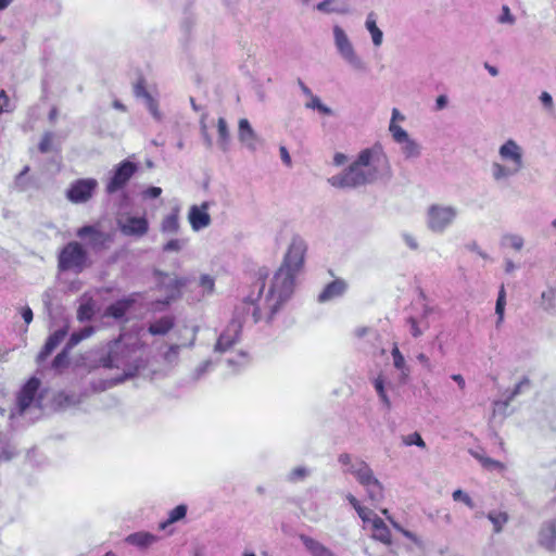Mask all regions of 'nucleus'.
Here are the masks:
<instances>
[{
    "instance_id": "1",
    "label": "nucleus",
    "mask_w": 556,
    "mask_h": 556,
    "mask_svg": "<svg viewBox=\"0 0 556 556\" xmlns=\"http://www.w3.org/2000/svg\"><path fill=\"white\" fill-rule=\"evenodd\" d=\"M306 251V242L300 237H293L264 299L262 294L269 273L265 267L257 270V280L254 283L256 294L252 292L236 307L233 318L219 334L214 352L220 354L228 353L240 342L242 319L245 315H251L254 324L263 319L267 324L273 321L282 304L291 298L294 291L295 280L304 268Z\"/></svg>"
},
{
    "instance_id": "2",
    "label": "nucleus",
    "mask_w": 556,
    "mask_h": 556,
    "mask_svg": "<svg viewBox=\"0 0 556 556\" xmlns=\"http://www.w3.org/2000/svg\"><path fill=\"white\" fill-rule=\"evenodd\" d=\"M99 363L104 368L122 369L125 377L131 378L140 368L146 367L147 359L142 344H126L118 339L109 344L106 355Z\"/></svg>"
},
{
    "instance_id": "3",
    "label": "nucleus",
    "mask_w": 556,
    "mask_h": 556,
    "mask_svg": "<svg viewBox=\"0 0 556 556\" xmlns=\"http://www.w3.org/2000/svg\"><path fill=\"white\" fill-rule=\"evenodd\" d=\"M498 157L501 162H493L491 165V175L496 182L507 181L525 167L523 149L514 139L500 146Z\"/></svg>"
},
{
    "instance_id": "4",
    "label": "nucleus",
    "mask_w": 556,
    "mask_h": 556,
    "mask_svg": "<svg viewBox=\"0 0 556 556\" xmlns=\"http://www.w3.org/2000/svg\"><path fill=\"white\" fill-rule=\"evenodd\" d=\"M370 150H363L357 159L341 174L334 175L328 179V182L337 188H357L367 184H372L370 174L362 173V165H370Z\"/></svg>"
},
{
    "instance_id": "5",
    "label": "nucleus",
    "mask_w": 556,
    "mask_h": 556,
    "mask_svg": "<svg viewBox=\"0 0 556 556\" xmlns=\"http://www.w3.org/2000/svg\"><path fill=\"white\" fill-rule=\"evenodd\" d=\"M458 210L453 205L431 204L426 212V225L434 233H443L456 219Z\"/></svg>"
},
{
    "instance_id": "6",
    "label": "nucleus",
    "mask_w": 556,
    "mask_h": 556,
    "mask_svg": "<svg viewBox=\"0 0 556 556\" xmlns=\"http://www.w3.org/2000/svg\"><path fill=\"white\" fill-rule=\"evenodd\" d=\"M334 46L340 56L355 71L366 72L365 61L356 53L350 38L342 27L334 25L332 28Z\"/></svg>"
},
{
    "instance_id": "7",
    "label": "nucleus",
    "mask_w": 556,
    "mask_h": 556,
    "mask_svg": "<svg viewBox=\"0 0 556 556\" xmlns=\"http://www.w3.org/2000/svg\"><path fill=\"white\" fill-rule=\"evenodd\" d=\"M88 253L84 247L76 241L68 242L60 252L59 268L63 271L72 270L81 273L86 267Z\"/></svg>"
},
{
    "instance_id": "8",
    "label": "nucleus",
    "mask_w": 556,
    "mask_h": 556,
    "mask_svg": "<svg viewBox=\"0 0 556 556\" xmlns=\"http://www.w3.org/2000/svg\"><path fill=\"white\" fill-rule=\"evenodd\" d=\"M338 462L342 465L343 472L354 476L362 486L368 484V482L375 478L374 471L369 465L358 457L343 453L339 455Z\"/></svg>"
},
{
    "instance_id": "9",
    "label": "nucleus",
    "mask_w": 556,
    "mask_h": 556,
    "mask_svg": "<svg viewBox=\"0 0 556 556\" xmlns=\"http://www.w3.org/2000/svg\"><path fill=\"white\" fill-rule=\"evenodd\" d=\"M154 277L159 290L163 291L166 295L164 304H169L172 301L178 299L181 294V289L189 283L187 277H180L164 273L162 270H154Z\"/></svg>"
},
{
    "instance_id": "10",
    "label": "nucleus",
    "mask_w": 556,
    "mask_h": 556,
    "mask_svg": "<svg viewBox=\"0 0 556 556\" xmlns=\"http://www.w3.org/2000/svg\"><path fill=\"white\" fill-rule=\"evenodd\" d=\"M138 168V164L129 160H124L118 163L113 168L112 176L105 186L106 193L113 194L124 189L131 177L137 173Z\"/></svg>"
},
{
    "instance_id": "11",
    "label": "nucleus",
    "mask_w": 556,
    "mask_h": 556,
    "mask_svg": "<svg viewBox=\"0 0 556 556\" xmlns=\"http://www.w3.org/2000/svg\"><path fill=\"white\" fill-rule=\"evenodd\" d=\"M80 239H87V245L93 251L105 250L113 242V235L102 231L98 226L85 225L76 231Z\"/></svg>"
},
{
    "instance_id": "12",
    "label": "nucleus",
    "mask_w": 556,
    "mask_h": 556,
    "mask_svg": "<svg viewBox=\"0 0 556 556\" xmlns=\"http://www.w3.org/2000/svg\"><path fill=\"white\" fill-rule=\"evenodd\" d=\"M41 382L38 378L31 377L18 391L16 395V404L10 414V418L16 414L23 415L36 401V394Z\"/></svg>"
},
{
    "instance_id": "13",
    "label": "nucleus",
    "mask_w": 556,
    "mask_h": 556,
    "mask_svg": "<svg viewBox=\"0 0 556 556\" xmlns=\"http://www.w3.org/2000/svg\"><path fill=\"white\" fill-rule=\"evenodd\" d=\"M97 188L98 181L94 178L77 179L66 190V198L75 204L86 203L92 198Z\"/></svg>"
},
{
    "instance_id": "14",
    "label": "nucleus",
    "mask_w": 556,
    "mask_h": 556,
    "mask_svg": "<svg viewBox=\"0 0 556 556\" xmlns=\"http://www.w3.org/2000/svg\"><path fill=\"white\" fill-rule=\"evenodd\" d=\"M116 224L122 235L135 239L142 238L149 231V222L146 216L127 214L117 218Z\"/></svg>"
},
{
    "instance_id": "15",
    "label": "nucleus",
    "mask_w": 556,
    "mask_h": 556,
    "mask_svg": "<svg viewBox=\"0 0 556 556\" xmlns=\"http://www.w3.org/2000/svg\"><path fill=\"white\" fill-rule=\"evenodd\" d=\"M134 94L137 99L142 100L143 104L149 110L150 114L153 116L155 121H162L163 114L159 110V103L147 90L144 81L142 79L138 80V83L135 85Z\"/></svg>"
},
{
    "instance_id": "16",
    "label": "nucleus",
    "mask_w": 556,
    "mask_h": 556,
    "mask_svg": "<svg viewBox=\"0 0 556 556\" xmlns=\"http://www.w3.org/2000/svg\"><path fill=\"white\" fill-rule=\"evenodd\" d=\"M208 202H203L200 206L192 205L189 210L188 219L194 231L204 229L211 225V216L207 213Z\"/></svg>"
},
{
    "instance_id": "17",
    "label": "nucleus",
    "mask_w": 556,
    "mask_h": 556,
    "mask_svg": "<svg viewBox=\"0 0 556 556\" xmlns=\"http://www.w3.org/2000/svg\"><path fill=\"white\" fill-rule=\"evenodd\" d=\"M538 543L548 552L556 551V519L545 521L539 532Z\"/></svg>"
},
{
    "instance_id": "18",
    "label": "nucleus",
    "mask_w": 556,
    "mask_h": 556,
    "mask_svg": "<svg viewBox=\"0 0 556 556\" xmlns=\"http://www.w3.org/2000/svg\"><path fill=\"white\" fill-rule=\"evenodd\" d=\"M238 138L240 142L250 151H256L260 139L253 130L250 122L245 118L239 121Z\"/></svg>"
},
{
    "instance_id": "19",
    "label": "nucleus",
    "mask_w": 556,
    "mask_h": 556,
    "mask_svg": "<svg viewBox=\"0 0 556 556\" xmlns=\"http://www.w3.org/2000/svg\"><path fill=\"white\" fill-rule=\"evenodd\" d=\"M67 334V327L60 328L55 330L53 333H51L45 345L42 346L41 351L39 352L37 356V362L41 363L43 362L55 349L56 346L65 339Z\"/></svg>"
},
{
    "instance_id": "20",
    "label": "nucleus",
    "mask_w": 556,
    "mask_h": 556,
    "mask_svg": "<svg viewBox=\"0 0 556 556\" xmlns=\"http://www.w3.org/2000/svg\"><path fill=\"white\" fill-rule=\"evenodd\" d=\"M67 334V327L60 328L55 330L53 333H51L45 345L42 346L41 351L39 352L37 356V362L41 363L43 362L55 349L56 346L65 339Z\"/></svg>"
},
{
    "instance_id": "21",
    "label": "nucleus",
    "mask_w": 556,
    "mask_h": 556,
    "mask_svg": "<svg viewBox=\"0 0 556 556\" xmlns=\"http://www.w3.org/2000/svg\"><path fill=\"white\" fill-rule=\"evenodd\" d=\"M348 289V285L342 279H336L328 283L324 290L319 293L317 300L319 303H326L338 299L344 294Z\"/></svg>"
},
{
    "instance_id": "22",
    "label": "nucleus",
    "mask_w": 556,
    "mask_h": 556,
    "mask_svg": "<svg viewBox=\"0 0 556 556\" xmlns=\"http://www.w3.org/2000/svg\"><path fill=\"white\" fill-rule=\"evenodd\" d=\"M134 303L135 299L131 296L117 300L106 307L105 315L115 319H121L125 316Z\"/></svg>"
},
{
    "instance_id": "23",
    "label": "nucleus",
    "mask_w": 556,
    "mask_h": 556,
    "mask_svg": "<svg viewBox=\"0 0 556 556\" xmlns=\"http://www.w3.org/2000/svg\"><path fill=\"white\" fill-rule=\"evenodd\" d=\"M157 541V536L146 531L131 533L125 538V542L138 548H147Z\"/></svg>"
},
{
    "instance_id": "24",
    "label": "nucleus",
    "mask_w": 556,
    "mask_h": 556,
    "mask_svg": "<svg viewBox=\"0 0 556 556\" xmlns=\"http://www.w3.org/2000/svg\"><path fill=\"white\" fill-rule=\"evenodd\" d=\"M371 527L372 539L380 541L386 545H390L392 543L390 530L381 518H379L378 516H374L371 520Z\"/></svg>"
},
{
    "instance_id": "25",
    "label": "nucleus",
    "mask_w": 556,
    "mask_h": 556,
    "mask_svg": "<svg viewBox=\"0 0 556 556\" xmlns=\"http://www.w3.org/2000/svg\"><path fill=\"white\" fill-rule=\"evenodd\" d=\"M369 162L370 165H362L361 169L364 174H370L374 182L381 176L380 168L386 164V159L370 150Z\"/></svg>"
},
{
    "instance_id": "26",
    "label": "nucleus",
    "mask_w": 556,
    "mask_h": 556,
    "mask_svg": "<svg viewBox=\"0 0 556 556\" xmlns=\"http://www.w3.org/2000/svg\"><path fill=\"white\" fill-rule=\"evenodd\" d=\"M175 325L174 317L172 316H163L149 325L148 331L152 336H164Z\"/></svg>"
},
{
    "instance_id": "27",
    "label": "nucleus",
    "mask_w": 556,
    "mask_h": 556,
    "mask_svg": "<svg viewBox=\"0 0 556 556\" xmlns=\"http://www.w3.org/2000/svg\"><path fill=\"white\" fill-rule=\"evenodd\" d=\"M365 27L371 36V40L375 47H380L383 41V33L377 26V18L374 12L367 14Z\"/></svg>"
},
{
    "instance_id": "28",
    "label": "nucleus",
    "mask_w": 556,
    "mask_h": 556,
    "mask_svg": "<svg viewBox=\"0 0 556 556\" xmlns=\"http://www.w3.org/2000/svg\"><path fill=\"white\" fill-rule=\"evenodd\" d=\"M432 309L430 307H425L421 319L418 320L415 317H408L407 324L409 325V332L414 338H418L424 333V329L428 328V323L425 321L428 314H430Z\"/></svg>"
},
{
    "instance_id": "29",
    "label": "nucleus",
    "mask_w": 556,
    "mask_h": 556,
    "mask_svg": "<svg viewBox=\"0 0 556 556\" xmlns=\"http://www.w3.org/2000/svg\"><path fill=\"white\" fill-rule=\"evenodd\" d=\"M531 386V381L528 377H523L514 388V390L507 395L504 401H495L496 406H503L507 408L509 403L515 400L516 396L523 393L526 390H529Z\"/></svg>"
},
{
    "instance_id": "30",
    "label": "nucleus",
    "mask_w": 556,
    "mask_h": 556,
    "mask_svg": "<svg viewBox=\"0 0 556 556\" xmlns=\"http://www.w3.org/2000/svg\"><path fill=\"white\" fill-rule=\"evenodd\" d=\"M217 132H218V146L223 151H227L230 142V132L228 129L227 122L224 117H219L217 122Z\"/></svg>"
},
{
    "instance_id": "31",
    "label": "nucleus",
    "mask_w": 556,
    "mask_h": 556,
    "mask_svg": "<svg viewBox=\"0 0 556 556\" xmlns=\"http://www.w3.org/2000/svg\"><path fill=\"white\" fill-rule=\"evenodd\" d=\"M187 511H188V507H187V505H185V504L177 505L175 508H173V509L168 513V518H167V520H165L164 522H161V523H160V529H161V530H164V529H166L169 525H173V523H175V522L180 521L181 519H184V518L186 517Z\"/></svg>"
},
{
    "instance_id": "32",
    "label": "nucleus",
    "mask_w": 556,
    "mask_h": 556,
    "mask_svg": "<svg viewBox=\"0 0 556 556\" xmlns=\"http://www.w3.org/2000/svg\"><path fill=\"white\" fill-rule=\"evenodd\" d=\"M364 488L372 503H378L383 498V486L376 477L368 484H365Z\"/></svg>"
},
{
    "instance_id": "33",
    "label": "nucleus",
    "mask_w": 556,
    "mask_h": 556,
    "mask_svg": "<svg viewBox=\"0 0 556 556\" xmlns=\"http://www.w3.org/2000/svg\"><path fill=\"white\" fill-rule=\"evenodd\" d=\"M392 357L394 367L401 371V380L405 381L409 375V368L406 366L405 358L403 354L400 352L399 348L394 345L392 349Z\"/></svg>"
},
{
    "instance_id": "34",
    "label": "nucleus",
    "mask_w": 556,
    "mask_h": 556,
    "mask_svg": "<svg viewBox=\"0 0 556 556\" xmlns=\"http://www.w3.org/2000/svg\"><path fill=\"white\" fill-rule=\"evenodd\" d=\"M161 230L163 233H176L179 230V217L178 212L174 211L164 219L161 224Z\"/></svg>"
},
{
    "instance_id": "35",
    "label": "nucleus",
    "mask_w": 556,
    "mask_h": 556,
    "mask_svg": "<svg viewBox=\"0 0 556 556\" xmlns=\"http://www.w3.org/2000/svg\"><path fill=\"white\" fill-rule=\"evenodd\" d=\"M250 362L249 354L244 351H239L235 356L228 357L226 363L233 371H238L245 367Z\"/></svg>"
},
{
    "instance_id": "36",
    "label": "nucleus",
    "mask_w": 556,
    "mask_h": 556,
    "mask_svg": "<svg viewBox=\"0 0 556 556\" xmlns=\"http://www.w3.org/2000/svg\"><path fill=\"white\" fill-rule=\"evenodd\" d=\"M94 306L96 304L91 299L81 302L77 309V319L79 321L91 320L94 315Z\"/></svg>"
},
{
    "instance_id": "37",
    "label": "nucleus",
    "mask_w": 556,
    "mask_h": 556,
    "mask_svg": "<svg viewBox=\"0 0 556 556\" xmlns=\"http://www.w3.org/2000/svg\"><path fill=\"white\" fill-rule=\"evenodd\" d=\"M402 153L407 160L418 159L421 155V146L410 138L402 143Z\"/></svg>"
},
{
    "instance_id": "38",
    "label": "nucleus",
    "mask_w": 556,
    "mask_h": 556,
    "mask_svg": "<svg viewBox=\"0 0 556 556\" xmlns=\"http://www.w3.org/2000/svg\"><path fill=\"white\" fill-rule=\"evenodd\" d=\"M486 517L492 522L495 533H500L508 521V515L505 511L491 510Z\"/></svg>"
},
{
    "instance_id": "39",
    "label": "nucleus",
    "mask_w": 556,
    "mask_h": 556,
    "mask_svg": "<svg viewBox=\"0 0 556 556\" xmlns=\"http://www.w3.org/2000/svg\"><path fill=\"white\" fill-rule=\"evenodd\" d=\"M305 108L309 109V110H316L320 114H324V115H332L333 114V111L329 106L324 104L321 102L320 98L315 94H313L312 97L308 98V101L305 103Z\"/></svg>"
},
{
    "instance_id": "40",
    "label": "nucleus",
    "mask_w": 556,
    "mask_h": 556,
    "mask_svg": "<svg viewBox=\"0 0 556 556\" xmlns=\"http://www.w3.org/2000/svg\"><path fill=\"white\" fill-rule=\"evenodd\" d=\"M503 247H510L516 251H520L523 248L525 240L521 236L516 233H506L501 239Z\"/></svg>"
},
{
    "instance_id": "41",
    "label": "nucleus",
    "mask_w": 556,
    "mask_h": 556,
    "mask_svg": "<svg viewBox=\"0 0 556 556\" xmlns=\"http://www.w3.org/2000/svg\"><path fill=\"white\" fill-rule=\"evenodd\" d=\"M70 351H66V349H62V351L53 358L52 361V368L58 371L62 372L65 368L70 365Z\"/></svg>"
},
{
    "instance_id": "42",
    "label": "nucleus",
    "mask_w": 556,
    "mask_h": 556,
    "mask_svg": "<svg viewBox=\"0 0 556 556\" xmlns=\"http://www.w3.org/2000/svg\"><path fill=\"white\" fill-rule=\"evenodd\" d=\"M18 455L14 445L8 441H0V463L10 462Z\"/></svg>"
},
{
    "instance_id": "43",
    "label": "nucleus",
    "mask_w": 556,
    "mask_h": 556,
    "mask_svg": "<svg viewBox=\"0 0 556 556\" xmlns=\"http://www.w3.org/2000/svg\"><path fill=\"white\" fill-rule=\"evenodd\" d=\"M505 305H506V293H505L504 286H502L498 291V295H497V300H496V304H495V313L498 317L497 321H496L497 327L502 324V321L504 319Z\"/></svg>"
},
{
    "instance_id": "44",
    "label": "nucleus",
    "mask_w": 556,
    "mask_h": 556,
    "mask_svg": "<svg viewBox=\"0 0 556 556\" xmlns=\"http://www.w3.org/2000/svg\"><path fill=\"white\" fill-rule=\"evenodd\" d=\"M389 131L391 132L392 138L396 143L402 144L403 142L410 139L407 131L397 124L393 123V121L390 122Z\"/></svg>"
},
{
    "instance_id": "45",
    "label": "nucleus",
    "mask_w": 556,
    "mask_h": 556,
    "mask_svg": "<svg viewBox=\"0 0 556 556\" xmlns=\"http://www.w3.org/2000/svg\"><path fill=\"white\" fill-rule=\"evenodd\" d=\"M374 388L378 393L380 401L384 404V406L389 409L391 407V401L384 389V379L379 376L374 380Z\"/></svg>"
},
{
    "instance_id": "46",
    "label": "nucleus",
    "mask_w": 556,
    "mask_h": 556,
    "mask_svg": "<svg viewBox=\"0 0 556 556\" xmlns=\"http://www.w3.org/2000/svg\"><path fill=\"white\" fill-rule=\"evenodd\" d=\"M336 0H324L316 5V9L323 13H344L345 9L336 5Z\"/></svg>"
},
{
    "instance_id": "47",
    "label": "nucleus",
    "mask_w": 556,
    "mask_h": 556,
    "mask_svg": "<svg viewBox=\"0 0 556 556\" xmlns=\"http://www.w3.org/2000/svg\"><path fill=\"white\" fill-rule=\"evenodd\" d=\"M214 363L210 359L201 363L190 375L193 382L201 380L213 367Z\"/></svg>"
},
{
    "instance_id": "48",
    "label": "nucleus",
    "mask_w": 556,
    "mask_h": 556,
    "mask_svg": "<svg viewBox=\"0 0 556 556\" xmlns=\"http://www.w3.org/2000/svg\"><path fill=\"white\" fill-rule=\"evenodd\" d=\"M311 473L309 469L304 466L293 468L287 476L289 482H298L304 480Z\"/></svg>"
},
{
    "instance_id": "49",
    "label": "nucleus",
    "mask_w": 556,
    "mask_h": 556,
    "mask_svg": "<svg viewBox=\"0 0 556 556\" xmlns=\"http://www.w3.org/2000/svg\"><path fill=\"white\" fill-rule=\"evenodd\" d=\"M496 22L501 25H514L516 23V16L511 13L509 7L504 4Z\"/></svg>"
},
{
    "instance_id": "50",
    "label": "nucleus",
    "mask_w": 556,
    "mask_h": 556,
    "mask_svg": "<svg viewBox=\"0 0 556 556\" xmlns=\"http://www.w3.org/2000/svg\"><path fill=\"white\" fill-rule=\"evenodd\" d=\"M200 287L203 290V295L212 294L214 292L215 281L214 278L210 275H202L200 277Z\"/></svg>"
},
{
    "instance_id": "51",
    "label": "nucleus",
    "mask_w": 556,
    "mask_h": 556,
    "mask_svg": "<svg viewBox=\"0 0 556 556\" xmlns=\"http://www.w3.org/2000/svg\"><path fill=\"white\" fill-rule=\"evenodd\" d=\"M403 443L407 446L416 445L421 448L426 447V443L418 432H414V433L403 437Z\"/></svg>"
},
{
    "instance_id": "52",
    "label": "nucleus",
    "mask_w": 556,
    "mask_h": 556,
    "mask_svg": "<svg viewBox=\"0 0 556 556\" xmlns=\"http://www.w3.org/2000/svg\"><path fill=\"white\" fill-rule=\"evenodd\" d=\"M187 244L186 239H172L164 247L163 251L165 252H179Z\"/></svg>"
},
{
    "instance_id": "53",
    "label": "nucleus",
    "mask_w": 556,
    "mask_h": 556,
    "mask_svg": "<svg viewBox=\"0 0 556 556\" xmlns=\"http://www.w3.org/2000/svg\"><path fill=\"white\" fill-rule=\"evenodd\" d=\"M452 497L456 502H463L469 508H473L475 507V503H473L472 498L466 492H464L460 489L455 490L453 492V494H452Z\"/></svg>"
},
{
    "instance_id": "54",
    "label": "nucleus",
    "mask_w": 556,
    "mask_h": 556,
    "mask_svg": "<svg viewBox=\"0 0 556 556\" xmlns=\"http://www.w3.org/2000/svg\"><path fill=\"white\" fill-rule=\"evenodd\" d=\"M180 345L173 344L168 351L164 354V359L168 364H177L179 357Z\"/></svg>"
},
{
    "instance_id": "55",
    "label": "nucleus",
    "mask_w": 556,
    "mask_h": 556,
    "mask_svg": "<svg viewBox=\"0 0 556 556\" xmlns=\"http://www.w3.org/2000/svg\"><path fill=\"white\" fill-rule=\"evenodd\" d=\"M52 140H53V134L50 131L46 132L39 142V146H38L39 151L41 153H48L51 150Z\"/></svg>"
},
{
    "instance_id": "56",
    "label": "nucleus",
    "mask_w": 556,
    "mask_h": 556,
    "mask_svg": "<svg viewBox=\"0 0 556 556\" xmlns=\"http://www.w3.org/2000/svg\"><path fill=\"white\" fill-rule=\"evenodd\" d=\"M482 467L488 469V470H496V471H501L504 469V465L498 462V460H495L493 458H490L488 456H485L483 459H482Z\"/></svg>"
},
{
    "instance_id": "57",
    "label": "nucleus",
    "mask_w": 556,
    "mask_h": 556,
    "mask_svg": "<svg viewBox=\"0 0 556 556\" xmlns=\"http://www.w3.org/2000/svg\"><path fill=\"white\" fill-rule=\"evenodd\" d=\"M465 249L469 252H473L476 254H478L481 258L483 260H489V254L485 253L480 247L479 244L477 243V241H470L468 243L465 244Z\"/></svg>"
},
{
    "instance_id": "58",
    "label": "nucleus",
    "mask_w": 556,
    "mask_h": 556,
    "mask_svg": "<svg viewBox=\"0 0 556 556\" xmlns=\"http://www.w3.org/2000/svg\"><path fill=\"white\" fill-rule=\"evenodd\" d=\"M356 513L364 523H371L374 516H377L376 514L372 513V510L365 508L363 506H359V508L356 509Z\"/></svg>"
},
{
    "instance_id": "59",
    "label": "nucleus",
    "mask_w": 556,
    "mask_h": 556,
    "mask_svg": "<svg viewBox=\"0 0 556 556\" xmlns=\"http://www.w3.org/2000/svg\"><path fill=\"white\" fill-rule=\"evenodd\" d=\"M402 239H403L404 243L410 250H413V251H417L418 250V248H419L418 241H417V239L412 233L403 232L402 233Z\"/></svg>"
},
{
    "instance_id": "60",
    "label": "nucleus",
    "mask_w": 556,
    "mask_h": 556,
    "mask_svg": "<svg viewBox=\"0 0 556 556\" xmlns=\"http://www.w3.org/2000/svg\"><path fill=\"white\" fill-rule=\"evenodd\" d=\"M81 341V337H79V334L76 332H73L68 339V341L66 342L64 349H66V351H72V349H74L79 342Z\"/></svg>"
},
{
    "instance_id": "61",
    "label": "nucleus",
    "mask_w": 556,
    "mask_h": 556,
    "mask_svg": "<svg viewBox=\"0 0 556 556\" xmlns=\"http://www.w3.org/2000/svg\"><path fill=\"white\" fill-rule=\"evenodd\" d=\"M113 384L112 381L110 380H99L98 382H92L91 383V387H92V390L96 391V392H99V391H104L106 390L108 388H110L111 386Z\"/></svg>"
},
{
    "instance_id": "62",
    "label": "nucleus",
    "mask_w": 556,
    "mask_h": 556,
    "mask_svg": "<svg viewBox=\"0 0 556 556\" xmlns=\"http://www.w3.org/2000/svg\"><path fill=\"white\" fill-rule=\"evenodd\" d=\"M416 358L428 371L433 370V365L430 362V358L426 354L419 353Z\"/></svg>"
},
{
    "instance_id": "63",
    "label": "nucleus",
    "mask_w": 556,
    "mask_h": 556,
    "mask_svg": "<svg viewBox=\"0 0 556 556\" xmlns=\"http://www.w3.org/2000/svg\"><path fill=\"white\" fill-rule=\"evenodd\" d=\"M162 189L160 187H149L143 191L144 198L156 199L161 195Z\"/></svg>"
},
{
    "instance_id": "64",
    "label": "nucleus",
    "mask_w": 556,
    "mask_h": 556,
    "mask_svg": "<svg viewBox=\"0 0 556 556\" xmlns=\"http://www.w3.org/2000/svg\"><path fill=\"white\" fill-rule=\"evenodd\" d=\"M540 101L542 102V104L548 109V110H552L553 109V98L552 96L546 92V91H543L540 96Z\"/></svg>"
}]
</instances>
